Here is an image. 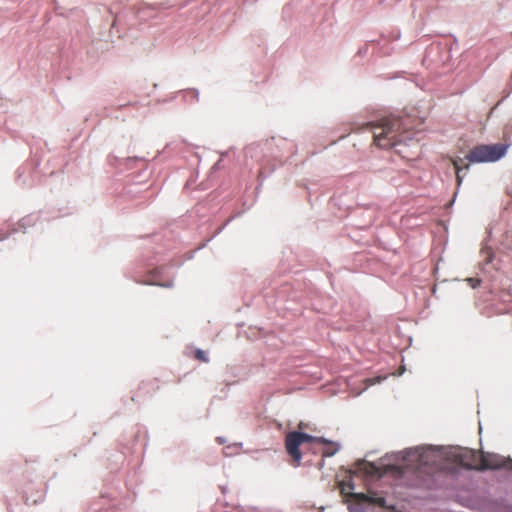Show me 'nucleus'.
Returning <instances> with one entry per match:
<instances>
[{
  "instance_id": "obj_10",
  "label": "nucleus",
  "mask_w": 512,
  "mask_h": 512,
  "mask_svg": "<svg viewBox=\"0 0 512 512\" xmlns=\"http://www.w3.org/2000/svg\"><path fill=\"white\" fill-rule=\"evenodd\" d=\"M467 281L472 288L478 287L481 283V280L478 278H468Z\"/></svg>"
},
{
  "instance_id": "obj_13",
  "label": "nucleus",
  "mask_w": 512,
  "mask_h": 512,
  "mask_svg": "<svg viewBox=\"0 0 512 512\" xmlns=\"http://www.w3.org/2000/svg\"><path fill=\"white\" fill-rule=\"evenodd\" d=\"M115 25H116V18H114L111 26L114 27Z\"/></svg>"
},
{
  "instance_id": "obj_9",
  "label": "nucleus",
  "mask_w": 512,
  "mask_h": 512,
  "mask_svg": "<svg viewBox=\"0 0 512 512\" xmlns=\"http://www.w3.org/2000/svg\"><path fill=\"white\" fill-rule=\"evenodd\" d=\"M195 358L201 362H208V357L206 356V353L201 349H197L195 351Z\"/></svg>"
},
{
  "instance_id": "obj_3",
  "label": "nucleus",
  "mask_w": 512,
  "mask_h": 512,
  "mask_svg": "<svg viewBox=\"0 0 512 512\" xmlns=\"http://www.w3.org/2000/svg\"><path fill=\"white\" fill-rule=\"evenodd\" d=\"M505 153L506 146L503 144H480L471 148L464 158H451V163L456 171L457 185H461L464 178L462 171L469 169V163L495 162L502 158Z\"/></svg>"
},
{
  "instance_id": "obj_6",
  "label": "nucleus",
  "mask_w": 512,
  "mask_h": 512,
  "mask_svg": "<svg viewBox=\"0 0 512 512\" xmlns=\"http://www.w3.org/2000/svg\"><path fill=\"white\" fill-rule=\"evenodd\" d=\"M353 486L350 484L342 483L341 484V493L349 496L353 499L355 506H352L351 512H355L362 505H376L379 507H384L385 499L383 497L370 496L364 493H354L350 490H353Z\"/></svg>"
},
{
  "instance_id": "obj_8",
  "label": "nucleus",
  "mask_w": 512,
  "mask_h": 512,
  "mask_svg": "<svg viewBox=\"0 0 512 512\" xmlns=\"http://www.w3.org/2000/svg\"><path fill=\"white\" fill-rule=\"evenodd\" d=\"M326 444L328 445V447L323 450V456L331 457L338 451L339 447H338V445H336L328 440H327Z\"/></svg>"
},
{
  "instance_id": "obj_12",
  "label": "nucleus",
  "mask_w": 512,
  "mask_h": 512,
  "mask_svg": "<svg viewBox=\"0 0 512 512\" xmlns=\"http://www.w3.org/2000/svg\"><path fill=\"white\" fill-rule=\"evenodd\" d=\"M381 379L380 378H376V379H367L366 382L368 385H373L375 384L376 382H379Z\"/></svg>"
},
{
  "instance_id": "obj_14",
  "label": "nucleus",
  "mask_w": 512,
  "mask_h": 512,
  "mask_svg": "<svg viewBox=\"0 0 512 512\" xmlns=\"http://www.w3.org/2000/svg\"><path fill=\"white\" fill-rule=\"evenodd\" d=\"M509 469L512 470V462L509 464Z\"/></svg>"
},
{
  "instance_id": "obj_16",
  "label": "nucleus",
  "mask_w": 512,
  "mask_h": 512,
  "mask_svg": "<svg viewBox=\"0 0 512 512\" xmlns=\"http://www.w3.org/2000/svg\"><path fill=\"white\" fill-rule=\"evenodd\" d=\"M3 239H4V237H1V238H0V240H3Z\"/></svg>"
},
{
  "instance_id": "obj_1",
  "label": "nucleus",
  "mask_w": 512,
  "mask_h": 512,
  "mask_svg": "<svg viewBox=\"0 0 512 512\" xmlns=\"http://www.w3.org/2000/svg\"><path fill=\"white\" fill-rule=\"evenodd\" d=\"M434 452L430 448H415L405 452L401 465L376 464L366 461L357 463V470L369 477L381 478L385 475L402 477L407 470H419L434 464Z\"/></svg>"
},
{
  "instance_id": "obj_2",
  "label": "nucleus",
  "mask_w": 512,
  "mask_h": 512,
  "mask_svg": "<svg viewBox=\"0 0 512 512\" xmlns=\"http://www.w3.org/2000/svg\"><path fill=\"white\" fill-rule=\"evenodd\" d=\"M414 120L410 116L386 117L372 125L374 143L380 148H392L414 139Z\"/></svg>"
},
{
  "instance_id": "obj_4",
  "label": "nucleus",
  "mask_w": 512,
  "mask_h": 512,
  "mask_svg": "<svg viewBox=\"0 0 512 512\" xmlns=\"http://www.w3.org/2000/svg\"><path fill=\"white\" fill-rule=\"evenodd\" d=\"M453 457L459 465L468 469L486 470L499 468L498 463L488 461V457L485 456V453H478L468 448L457 449Z\"/></svg>"
},
{
  "instance_id": "obj_5",
  "label": "nucleus",
  "mask_w": 512,
  "mask_h": 512,
  "mask_svg": "<svg viewBox=\"0 0 512 512\" xmlns=\"http://www.w3.org/2000/svg\"><path fill=\"white\" fill-rule=\"evenodd\" d=\"M327 443L323 437L312 436L299 431H291L285 436V449L291 456L293 465L299 466L302 460V453L299 449L303 443Z\"/></svg>"
},
{
  "instance_id": "obj_15",
  "label": "nucleus",
  "mask_w": 512,
  "mask_h": 512,
  "mask_svg": "<svg viewBox=\"0 0 512 512\" xmlns=\"http://www.w3.org/2000/svg\"><path fill=\"white\" fill-rule=\"evenodd\" d=\"M359 509H360V508H358L355 512H359Z\"/></svg>"
},
{
  "instance_id": "obj_11",
  "label": "nucleus",
  "mask_w": 512,
  "mask_h": 512,
  "mask_svg": "<svg viewBox=\"0 0 512 512\" xmlns=\"http://www.w3.org/2000/svg\"><path fill=\"white\" fill-rule=\"evenodd\" d=\"M485 456L488 457L489 462H496L499 464V468L501 467V461L496 456L491 455V454H485Z\"/></svg>"
},
{
  "instance_id": "obj_7",
  "label": "nucleus",
  "mask_w": 512,
  "mask_h": 512,
  "mask_svg": "<svg viewBox=\"0 0 512 512\" xmlns=\"http://www.w3.org/2000/svg\"><path fill=\"white\" fill-rule=\"evenodd\" d=\"M480 256L484 264H490L493 261L494 253L491 247H483Z\"/></svg>"
}]
</instances>
